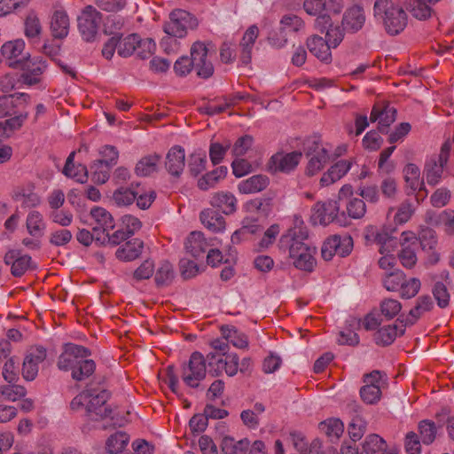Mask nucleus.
Segmentation results:
<instances>
[{"label": "nucleus", "instance_id": "obj_36", "mask_svg": "<svg viewBox=\"0 0 454 454\" xmlns=\"http://www.w3.org/2000/svg\"><path fill=\"white\" fill-rule=\"evenodd\" d=\"M200 217L202 224L212 232H222L225 230L223 216L211 208L201 211Z\"/></svg>", "mask_w": 454, "mask_h": 454}, {"label": "nucleus", "instance_id": "obj_10", "mask_svg": "<svg viewBox=\"0 0 454 454\" xmlns=\"http://www.w3.org/2000/svg\"><path fill=\"white\" fill-rule=\"evenodd\" d=\"M407 192L415 193L418 203L423 201L427 196L423 178L420 176V169L413 163L407 164L403 170Z\"/></svg>", "mask_w": 454, "mask_h": 454}, {"label": "nucleus", "instance_id": "obj_14", "mask_svg": "<svg viewBox=\"0 0 454 454\" xmlns=\"http://www.w3.org/2000/svg\"><path fill=\"white\" fill-rule=\"evenodd\" d=\"M192 15L184 10H175L169 15V20L164 25V32L168 35L182 38L192 26Z\"/></svg>", "mask_w": 454, "mask_h": 454}, {"label": "nucleus", "instance_id": "obj_19", "mask_svg": "<svg viewBox=\"0 0 454 454\" xmlns=\"http://www.w3.org/2000/svg\"><path fill=\"white\" fill-rule=\"evenodd\" d=\"M24 50L25 42L22 39H16L5 43L1 48V53L9 67H17L27 59Z\"/></svg>", "mask_w": 454, "mask_h": 454}, {"label": "nucleus", "instance_id": "obj_15", "mask_svg": "<svg viewBox=\"0 0 454 454\" xmlns=\"http://www.w3.org/2000/svg\"><path fill=\"white\" fill-rule=\"evenodd\" d=\"M90 356L88 348L69 343L65 346L63 353L59 356L58 366L62 371H71L78 364L82 358Z\"/></svg>", "mask_w": 454, "mask_h": 454}, {"label": "nucleus", "instance_id": "obj_49", "mask_svg": "<svg viewBox=\"0 0 454 454\" xmlns=\"http://www.w3.org/2000/svg\"><path fill=\"white\" fill-rule=\"evenodd\" d=\"M221 333L228 342L231 343L237 348H247L248 340L245 333L239 332L234 326L223 325Z\"/></svg>", "mask_w": 454, "mask_h": 454}, {"label": "nucleus", "instance_id": "obj_45", "mask_svg": "<svg viewBox=\"0 0 454 454\" xmlns=\"http://www.w3.org/2000/svg\"><path fill=\"white\" fill-rule=\"evenodd\" d=\"M27 232L34 238L40 239L44 235L46 223L43 215L35 210L28 213L26 221Z\"/></svg>", "mask_w": 454, "mask_h": 454}, {"label": "nucleus", "instance_id": "obj_39", "mask_svg": "<svg viewBox=\"0 0 454 454\" xmlns=\"http://www.w3.org/2000/svg\"><path fill=\"white\" fill-rule=\"evenodd\" d=\"M51 30L56 38H64L69 30V19L63 10H56L51 17Z\"/></svg>", "mask_w": 454, "mask_h": 454}, {"label": "nucleus", "instance_id": "obj_47", "mask_svg": "<svg viewBox=\"0 0 454 454\" xmlns=\"http://www.w3.org/2000/svg\"><path fill=\"white\" fill-rule=\"evenodd\" d=\"M208 244L200 231H193L192 232L185 242V248L188 253H190L192 256L198 257L202 254Z\"/></svg>", "mask_w": 454, "mask_h": 454}, {"label": "nucleus", "instance_id": "obj_29", "mask_svg": "<svg viewBox=\"0 0 454 454\" xmlns=\"http://www.w3.org/2000/svg\"><path fill=\"white\" fill-rule=\"evenodd\" d=\"M166 168L169 174L178 176L182 174L185 166V152L179 145L173 146L166 157Z\"/></svg>", "mask_w": 454, "mask_h": 454}, {"label": "nucleus", "instance_id": "obj_22", "mask_svg": "<svg viewBox=\"0 0 454 454\" xmlns=\"http://www.w3.org/2000/svg\"><path fill=\"white\" fill-rule=\"evenodd\" d=\"M46 350L43 347L31 348L23 362L22 374L26 380H34L37 376L39 364L45 359Z\"/></svg>", "mask_w": 454, "mask_h": 454}, {"label": "nucleus", "instance_id": "obj_3", "mask_svg": "<svg viewBox=\"0 0 454 454\" xmlns=\"http://www.w3.org/2000/svg\"><path fill=\"white\" fill-rule=\"evenodd\" d=\"M303 8L309 15L317 16L315 27L320 32L332 27V14H339L343 8V0H305Z\"/></svg>", "mask_w": 454, "mask_h": 454}, {"label": "nucleus", "instance_id": "obj_61", "mask_svg": "<svg viewBox=\"0 0 454 454\" xmlns=\"http://www.w3.org/2000/svg\"><path fill=\"white\" fill-rule=\"evenodd\" d=\"M380 313L387 319H392L402 310V304L396 299L386 298L380 304Z\"/></svg>", "mask_w": 454, "mask_h": 454}, {"label": "nucleus", "instance_id": "obj_7", "mask_svg": "<svg viewBox=\"0 0 454 454\" xmlns=\"http://www.w3.org/2000/svg\"><path fill=\"white\" fill-rule=\"evenodd\" d=\"M450 149V143L446 141L442 145L440 153L432 155L426 161L424 172L429 185H435L441 181L444 167L449 160Z\"/></svg>", "mask_w": 454, "mask_h": 454}, {"label": "nucleus", "instance_id": "obj_8", "mask_svg": "<svg viewBox=\"0 0 454 454\" xmlns=\"http://www.w3.org/2000/svg\"><path fill=\"white\" fill-rule=\"evenodd\" d=\"M209 372L218 376L225 372L228 376H234L239 371V356L235 353L215 354L209 353L207 356Z\"/></svg>", "mask_w": 454, "mask_h": 454}, {"label": "nucleus", "instance_id": "obj_38", "mask_svg": "<svg viewBox=\"0 0 454 454\" xmlns=\"http://www.w3.org/2000/svg\"><path fill=\"white\" fill-rule=\"evenodd\" d=\"M228 173L225 166H220L212 171H209L198 179V187L200 190L207 191L216 186V184L223 180Z\"/></svg>", "mask_w": 454, "mask_h": 454}, {"label": "nucleus", "instance_id": "obj_27", "mask_svg": "<svg viewBox=\"0 0 454 454\" xmlns=\"http://www.w3.org/2000/svg\"><path fill=\"white\" fill-rule=\"evenodd\" d=\"M88 403L86 404V410L90 413H95L102 419L109 416L111 410L106 405L108 399V393L105 390L101 391H90Z\"/></svg>", "mask_w": 454, "mask_h": 454}, {"label": "nucleus", "instance_id": "obj_26", "mask_svg": "<svg viewBox=\"0 0 454 454\" xmlns=\"http://www.w3.org/2000/svg\"><path fill=\"white\" fill-rule=\"evenodd\" d=\"M4 262L7 265H11L12 274L15 277L22 276L31 266V257L21 254L19 250L7 252Z\"/></svg>", "mask_w": 454, "mask_h": 454}, {"label": "nucleus", "instance_id": "obj_6", "mask_svg": "<svg viewBox=\"0 0 454 454\" xmlns=\"http://www.w3.org/2000/svg\"><path fill=\"white\" fill-rule=\"evenodd\" d=\"M326 32L327 41L322 37L312 36L307 42L309 51L318 59L329 62L332 59L330 51L331 47H336L343 39V33L339 27H328L325 29Z\"/></svg>", "mask_w": 454, "mask_h": 454}, {"label": "nucleus", "instance_id": "obj_54", "mask_svg": "<svg viewBox=\"0 0 454 454\" xmlns=\"http://www.w3.org/2000/svg\"><path fill=\"white\" fill-rule=\"evenodd\" d=\"M160 164V157L152 154L142 158L136 166V173L141 176H147L157 171Z\"/></svg>", "mask_w": 454, "mask_h": 454}, {"label": "nucleus", "instance_id": "obj_37", "mask_svg": "<svg viewBox=\"0 0 454 454\" xmlns=\"http://www.w3.org/2000/svg\"><path fill=\"white\" fill-rule=\"evenodd\" d=\"M143 247L142 240L133 239L118 247L115 255L121 261H133L141 254Z\"/></svg>", "mask_w": 454, "mask_h": 454}, {"label": "nucleus", "instance_id": "obj_24", "mask_svg": "<svg viewBox=\"0 0 454 454\" xmlns=\"http://www.w3.org/2000/svg\"><path fill=\"white\" fill-rule=\"evenodd\" d=\"M364 454H398L395 445H388L379 434H371L362 442Z\"/></svg>", "mask_w": 454, "mask_h": 454}, {"label": "nucleus", "instance_id": "obj_30", "mask_svg": "<svg viewBox=\"0 0 454 454\" xmlns=\"http://www.w3.org/2000/svg\"><path fill=\"white\" fill-rule=\"evenodd\" d=\"M395 120V110L389 106H383L377 104L373 106L370 121L372 122L377 121L379 123V129L381 132L390 126Z\"/></svg>", "mask_w": 454, "mask_h": 454}, {"label": "nucleus", "instance_id": "obj_53", "mask_svg": "<svg viewBox=\"0 0 454 454\" xmlns=\"http://www.w3.org/2000/svg\"><path fill=\"white\" fill-rule=\"evenodd\" d=\"M319 429L331 440H338L344 432V424L340 419L330 418L319 424Z\"/></svg>", "mask_w": 454, "mask_h": 454}, {"label": "nucleus", "instance_id": "obj_55", "mask_svg": "<svg viewBox=\"0 0 454 454\" xmlns=\"http://www.w3.org/2000/svg\"><path fill=\"white\" fill-rule=\"evenodd\" d=\"M427 223L432 225H442L448 233L454 231V214L452 211L443 210L434 215H427Z\"/></svg>", "mask_w": 454, "mask_h": 454}, {"label": "nucleus", "instance_id": "obj_52", "mask_svg": "<svg viewBox=\"0 0 454 454\" xmlns=\"http://www.w3.org/2000/svg\"><path fill=\"white\" fill-rule=\"evenodd\" d=\"M403 332V327L399 328L396 325H388L380 328L375 333L374 339L377 344L389 345Z\"/></svg>", "mask_w": 454, "mask_h": 454}, {"label": "nucleus", "instance_id": "obj_41", "mask_svg": "<svg viewBox=\"0 0 454 454\" xmlns=\"http://www.w3.org/2000/svg\"><path fill=\"white\" fill-rule=\"evenodd\" d=\"M259 29L255 25L250 26L245 32L240 42L241 48V59L244 64L249 63L251 59V53L258 37Z\"/></svg>", "mask_w": 454, "mask_h": 454}, {"label": "nucleus", "instance_id": "obj_18", "mask_svg": "<svg viewBox=\"0 0 454 454\" xmlns=\"http://www.w3.org/2000/svg\"><path fill=\"white\" fill-rule=\"evenodd\" d=\"M27 114L20 113L19 115L11 117L4 121H0V139L9 137L10 134L20 129L25 120ZM12 154V150L8 145H0V163L7 161Z\"/></svg>", "mask_w": 454, "mask_h": 454}, {"label": "nucleus", "instance_id": "obj_1", "mask_svg": "<svg viewBox=\"0 0 454 454\" xmlns=\"http://www.w3.org/2000/svg\"><path fill=\"white\" fill-rule=\"evenodd\" d=\"M308 230L304 222L296 217L294 225L280 238V248L287 250L293 265L301 270L312 271L316 265V249L304 241Z\"/></svg>", "mask_w": 454, "mask_h": 454}, {"label": "nucleus", "instance_id": "obj_16", "mask_svg": "<svg viewBox=\"0 0 454 454\" xmlns=\"http://www.w3.org/2000/svg\"><path fill=\"white\" fill-rule=\"evenodd\" d=\"M383 376L379 371H374L367 374L364 378L365 385L360 389L362 400L368 404L378 403L381 397V386L383 385Z\"/></svg>", "mask_w": 454, "mask_h": 454}, {"label": "nucleus", "instance_id": "obj_11", "mask_svg": "<svg viewBox=\"0 0 454 454\" xmlns=\"http://www.w3.org/2000/svg\"><path fill=\"white\" fill-rule=\"evenodd\" d=\"M207 372L206 360L200 352H193L190 357L189 364L183 370V380L192 387L199 386Z\"/></svg>", "mask_w": 454, "mask_h": 454}, {"label": "nucleus", "instance_id": "obj_50", "mask_svg": "<svg viewBox=\"0 0 454 454\" xmlns=\"http://www.w3.org/2000/svg\"><path fill=\"white\" fill-rule=\"evenodd\" d=\"M291 437L295 449L301 451V453L322 454L323 448L321 441L317 439L314 440L308 448V443L306 442L305 438L301 434L293 433L291 434Z\"/></svg>", "mask_w": 454, "mask_h": 454}, {"label": "nucleus", "instance_id": "obj_51", "mask_svg": "<svg viewBox=\"0 0 454 454\" xmlns=\"http://www.w3.org/2000/svg\"><path fill=\"white\" fill-rule=\"evenodd\" d=\"M129 442V435L122 431L112 434L106 441V450L110 454L121 452Z\"/></svg>", "mask_w": 454, "mask_h": 454}, {"label": "nucleus", "instance_id": "obj_48", "mask_svg": "<svg viewBox=\"0 0 454 454\" xmlns=\"http://www.w3.org/2000/svg\"><path fill=\"white\" fill-rule=\"evenodd\" d=\"M122 230L117 231L113 237L115 239H125L128 236L133 235L140 230L142 223L140 220L133 215H126L121 217Z\"/></svg>", "mask_w": 454, "mask_h": 454}, {"label": "nucleus", "instance_id": "obj_40", "mask_svg": "<svg viewBox=\"0 0 454 454\" xmlns=\"http://www.w3.org/2000/svg\"><path fill=\"white\" fill-rule=\"evenodd\" d=\"M269 183V178L266 176L255 175L241 181L238 185V190L243 194L255 193L264 190Z\"/></svg>", "mask_w": 454, "mask_h": 454}, {"label": "nucleus", "instance_id": "obj_28", "mask_svg": "<svg viewBox=\"0 0 454 454\" xmlns=\"http://www.w3.org/2000/svg\"><path fill=\"white\" fill-rule=\"evenodd\" d=\"M365 22L364 9L359 5H354L346 10L343 19V29L348 32H356L360 30Z\"/></svg>", "mask_w": 454, "mask_h": 454}, {"label": "nucleus", "instance_id": "obj_4", "mask_svg": "<svg viewBox=\"0 0 454 454\" xmlns=\"http://www.w3.org/2000/svg\"><path fill=\"white\" fill-rule=\"evenodd\" d=\"M303 151L308 158L305 168V173L308 176H315L329 162L328 149L317 135H313L304 140Z\"/></svg>", "mask_w": 454, "mask_h": 454}, {"label": "nucleus", "instance_id": "obj_59", "mask_svg": "<svg viewBox=\"0 0 454 454\" xmlns=\"http://www.w3.org/2000/svg\"><path fill=\"white\" fill-rule=\"evenodd\" d=\"M366 426L367 423L363 418L354 417L348 427L349 438L355 442L361 440L366 431Z\"/></svg>", "mask_w": 454, "mask_h": 454}, {"label": "nucleus", "instance_id": "obj_13", "mask_svg": "<svg viewBox=\"0 0 454 454\" xmlns=\"http://www.w3.org/2000/svg\"><path fill=\"white\" fill-rule=\"evenodd\" d=\"M191 62L199 76L207 78L213 74L214 67L208 58V49L201 42H196L191 48Z\"/></svg>", "mask_w": 454, "mask_h": 454}, {"label": "nucleus", "instance_id": "obj_60", "mask_svg": "<svg viewBox=\"0 0 454 454\" xmlns=\"http://www.w3.org/2000/svg\"><path fill=\"white\" fill-rule=\"evenodd\" d=\"M207 163L206 153L204 152H195L190 156L188 168L192 175L197 176L206 169Z\"/></svg>", "mask_w": 454, "mask_h": 454}, {"label": "nucleus", "instance_id": "obj_5", "mask_svg": "<svg viewBox=\"0 0 454 454\" xmlns=\"http://www.w3.org/2000/svg\"><path fill=\"white\" fill-rule=\"evenodd\" d=\"M340 204L338 200H327L317 202L311 208L309 221L313 225L326 226L336 222L340 226L348 224L344 213L339 215Z\"/></svg>", "mask_w": 454, "mask_h": 454}, {"label": "nucleus", "instance_id": "obj_43", "mask_svg": "<svg viewBox=\"0 0 454 454\" xmlns=\"http://www.w3.org/2000/svg\"><path fill=\"white\" fill-rule=\"evenodd\" d=\"M27 98V96L24 94L0 97V118L12 114L14 116L19 115L20 114H16V108L20 107L22 103H25Z\"/></svg>", "mask_w": 454, "mask_h": 454}, {"label": "nucleus", "instance_id": "obj_17", "mask_svg": "<svg viewBox=\"0 0 454 454\" xmlns=\"http://www.w3.org/2000/svg\"><path fill=\"white\" fill-rule=\"evenodd\" d=\"M302 153L300 152L277 153L271 156L269 162V170L272 173H289L300 163Z\"/></svg>", "mask_w": 454, "mask_h": 454}, {"label": "nucleus", "instance_id": "obj_57", "mask_svg": "<svg viewBox=\"0 0 454 454\" xmlns=\"http://www.w3.org/2000/svg\"><path fill=\"white\" fill-rule=\"evenodd\" d=\"M96 365L92 359L82 358L73 369L72 377L76 380H82L90 376L95 371Z\"/></svg>", "mask_w": 454, "mask_h": 454}, {"label": "nucleus", "instance_id": "obj_62", "mask_svg": "<svg viewBox=\"0 0 454 454\" xmlns=\"http://www.w3.org/2000/svg\"><path fill=\"white\" fill-rule=\"evenodd\" d=\"M405 276L402 270H395L391 272L387 273L383 279L384 286L388 291H397L400 288L401 284L404 280Z\"/></svg>", "mask_w": 454, "mask_h": 454}, {"label": "nucleus", "instance_id": "obj_9", "mask_svg": "<svg viewBox=\"0 0 454 454\" xmlns=\"http://www.w3.org/2000/svg\"><path fill=\"white\" fill-rule=\"evenodd\" d=\"M353 239L349 235H333L325 240L321 248L322 257L330 261L335 254L345 257L353 249Z\"/></svg>", "mask_w": 454, "mask_h": 454}, {"label": "nucleus", "instance_id": "obj_33", "mask_svg": "<svg viewBox=\"0 0 454 454\" xmlns=\"http://www.w3.org/2000/svg\"><path fill=\"white\" fill-rule=\"evenodd\" d=\"M352 162L341 160L333 165L323 174L320 184L322 186H328L343 177L351 168Z\"/></svg>", "mask_w": 454, "mask_h": 454}, {"label": "nucleus", "instance_id": "obj_20", "mask_svg": "<svg viewBox=\"0 0 454 454\" xmlns=\"http://www.w3.org/2000/svg\"><path fill=\"white\" fill-rule=\"evenodd\" d=\"M402 250L399 254V259L402 264L406 268L413 267L417 262L415 248L418 246V237L411 231H403L400 239Z\"/></svg>", "mask_w": 454, "mask_h": 454}, {"label": "nucleus", "instance_id": "obj_31", "mask_svg": "<svg viewBox=\"0 0 454 454\" xmlns=\"http://www.w3.org/2000/svg\"><path fill=\"white\" fill-rule=\"evenodd\" d=\"M364 239L367 242L377 243L380 246V253L384 254L389 247L393 249L396 247L397 241L395 238L387 234L380 233L375 226H367L364 230Z\"/></svg>", "mask_w": 454, "mask_h": 454}, {"label": "nucleus", "instance_id": "obj_21", "mask_svg": "<svg viewBox=\"0 0 454 454\" xmlns=\"http://www.w3.org/2000/svg\"><path fill=\"white\" fill-rule=\"evenodd\" d=\"M353 187L349 184H344L339 191V200L348 199L346 203V211L348 217L352 219H361L366 213L364 201L359 198H352Z\"/></svg>", "mask_w": 454, "mask_h": 454}, {"label": "nucleus", "instance_id": "obj_35", "mask_svg": "<svg viewBox=\"0 0 454 454\" xmlns=\"http://www.w3.org/2000/svg\"><path fill=\"white\" fill-rule=\"evenodd\" d=\"M90 216L96 223V225L93 227V231L95 232L99 230H102L103 232H108L114 227V220L112 215L104 207H93L90 210Z\"/></svg>", "mask_w": 454, "mask_h": 454}, {"label": "nucleus", "instance_id": "obj_2", "mask_svg": "<svg viewBox=\"0 0 454 454\" xmlns=\"http://www.w3.org/2000/svg\"><path fill=\"white\" fill-rule=\"evenodd\" d=\"M373 15L380 22L387 34L397 35L407 25V15L403 9L392 0H376L373 6Z\"/></svg>", "mask_w": 454, "mask_h": 454}, {"label": "nucleus", "instance_id": "obj_46", "mask_svg": "<svg viewBox=\"0 0 454 454\" xmlns=\"http://www.w3.org/2000/svg\"><path fill=\"white\" fill-rule=\"evenodd\" d=\"M433 301L429 296H421L418 299L416 305L412 308L405 317V325L415 324L420 317L431 310Z\"/></svg>", "mask_w": 454, "mask_h": 454}, {"label": "nucleus", "instance_id": "obj_32", "mask_svg": "<svg viewBox=\"0 0 454 454\" xmlns=\"http://www.w3.org/2000/svg\"><path fill=\"white\" fill-rule=\"evenodd\" d=\"M440 1L441 0H406V8L414 18L424 20L433 15L432 5Z\"/></svg>", "mask_w": 454, "mask_h": 454}, {"label": "nucleus", "instance_id": "obj_23", "mask_svg": "<svg viewBox=\"0 0 454 454\" xmlns=\"http://www.w3.org/2000/svg\"><path fill=\"white\" fill-rule=\"evenodd\" d=\"M24 72L22 79L27 85L37 84L42 80V75L46 70V63L42 58L27 59L20 66Z\"/></svg>", "mask_w": 454, "mask_h": 454}, {"label": "nucleus", "instance_id": "obj_12", "mask_svg": "<svg viewBox=\"0 0 454 454\" xmlns=\"http://www.w3.org/2000/svg\"><path fill=\"white\" fill-rule=\"evenodd\" d=\"M102 15L93 6H86L78 17L79 30L86 41H91L98 33Z\"/></svg>", "mask_w": 454, "mask_h": 454}, {"label": "nucleus", "instance_id": "obj_58", "mask_svg": "<svg viewBox=\"0 0 454 454\" xmlns=\"http://www.w3.org/2000/svg\"><path fill=\"white\" fill-rule=\"evenodd\" d=\"M139 43V35H129L118 40V54L121 57H129L136 52L137 44Z\"/></svg>", "mask_w": 454, "mask_h": 454}, {"label": "nucleus", "instance_id": "obj_25", "mask_svg": "<svg viewBox=\"0 0 454 454\" xmlns=\"http://www.w3.org/2000/svg\"><path fill=\"white\" fill-rule=\"evenodd\" d=\"M12 199L22 207H35L41 203V198L35 192V186L32 184L17 186L12 192Z\"/></svg>", "mask_w": 454, "mask_h": 454}, {"label": "nucleus", "instance_id": "obj_44", "mask_svg": "<svg viewBox=\"0 0 454 454\" xmlns=\"http://www.w3.org/2000/svg\"><path fill=\"white\" fill-rule=\"evenodd\" d=\"M74 154L75 153L73 152L67 157L63 173L66 176L72 178L78 183L83 184L87 181L88 170L83 165L74 164Z\"/></svg>", "mask_w": 454, "mask_h": 454}, {"label": "nucleus", "instance_id": "obj_56", "mask_svg": "<svg viewBox=\"0 0 454 454\" xmlns=\"http://www.w3.org/2000/svg\"><path fill=\"white\" fill-rule=\"evenodd\" d=\"M250 442L247 439L234 442L231 438L223 440V454H247Z\"/></svg>", "mask_w": 454, "mask_h": 454}, {"label": "nucleus", "instance_id": "obj_34", "mask_svg": "<svg viewBox=\"0 0 454 454\" xmlns=\"http://www.w3.org/2000/svg\"><path fill=\"white\" fill-rule=\"evenodd\" d=\"M210 204L223 214L230 215L237 209V199L229 192H218L212 195Z\"/></svg>", "mask_w": 454, "mask_h": 454}, {"label": "nucleus", "instance_id": "obj_64", "mask_svg": "<svg viewBox=\"0 0 454 454\" xmlns=\"http://www.w3.org/2000/svg\"><path fill=\"white\" fill-rule=\"evenodd\" d=\"M450 198V191L446 187H440L432 193L430 202L434 207H442L449 203Z\"/></svg>", "mask_w": 454, "mask_h": 454}, {"label": "nucleus", "instance_id": "obj_63", "mask_svg": "<svg viewBox=\"0 0 454 454\" xmlns=\"http://www.w3.org/2000/svg\"><path fill=\"white\" fill-rule=\"evenodd\" d=\"M421 286L420 280L416 278L403 280L400 286L401 295L403 298L410 299L414 297L419 291Z\"/></svg>", "mask_w": 454, "mask_h": 454}, {"label": "nucleus", "instance_id": "obj_42", "mask_svg": "<svg viewBox=\"0 0 454 454\" xmlns=\"http://www.w3.org/2000/svg\"><path fill=\"white\" fill-rule=\"evenodd\" d=\"M261 231V226L257 223V219L247 216L242 221V226L231 235V242L239 244L242 240L247 239L249 235H254Z\"/></svg>", "mask_w": 454, "mask_h": 454}]
</instances>
